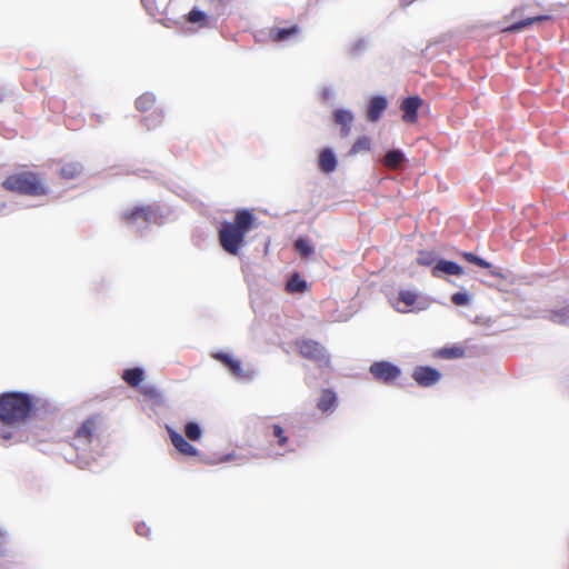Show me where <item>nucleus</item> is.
Here are the masks:
<instances>
[{
  "label": "nucleus",
  "instance_id": "58836bf2",
  "mask_svg": "<svg viewBox=\"0 0 569 569\" xmlns=\"http://www.w3.org/2000/svg\"><path fill=\"white\" fill-rule=\"evenodd\" d=\"M212 357L214 359L221 361L226 367H228L233 360L231 358V356H229L228 353H223V352L213 353Z\"/></svg>",
  "mask_w": 569,
  "mask_h": 569
},
{
  "label": "nucleus",
  "instance_id": "37998d69",
  "mask_svg": "<svg viewBox=\"0 0 569 569\" xmlns=\"http://www.w3.org/2000/svg\"><path fill=\"white\" fill-rule=\"evenodd\" d=\"M562 317H563L562 313L556 312V313H553L551 319H552L553 322H561L562 321Z\"/></svg>",
  "mask_w": 569,
  "mask_h": 569
},
{
  "label": "nucleus",
  "instance_id": "dca6fc26",
  "mask_svg": "<svg viewBox=\"0 0 569 569\" xmlns=\"http://www.w3.org/2000/svg\"><path fill=\"white\" fill-rule=\"evenodd\" d=\"M338 164L337 157L331 148H325L319 153L318 166L323 173H331Z\"/></svg>",
  "mask_w": 569,
  "mask_h": 569
},
{
  "label": "nucleus",
  "instance_id": "473e14b6",
  "mask_svg": "<svg viewBox=\"0 0 569 569\" xmlns=\"http://www.w3.org/2000/svg\"><path fill=\"white\" fill-rule=\"evenodd\" d=\"M463 257L466 258L467 261L478 266V267H481V268H485V269H488L491 267L490 262H488L487 260L476 256L475 253L472 252H465L463 253Z\"/></svg>",
  "mask_w": 569,
  "mask_h": 569
},
{
  "label": "nucleus",
  "instance_id": "5701e85b",
  "mask_svg": "<svg viewBox=\"0 0 569 569\" xmlns=\"http://www.w3.org/2000/svg\"><path fill=\"white\" fill-rule=\"evenodd\" d=\"M82 171V166L79 162L64 163L60 169V176L64 179H74Z\"/></svg>",
  "mask_w": 569,
  "mask_h": 569
},
{
  "label": "nucleus",
  "instance_id": "ddd939ff",
  "mask_svg": "<svg viewBox=\"0 0 569 569\" xmlns=\"http://www.w3.org/2000/svg\"><path fill=\"white\" fill-rule=\"evenodd\" d=\"M422 100L419 97H408L401 103L402 119L408 123H412L417 119L418 109Z\"/></svg>",
  "mask_w": 569,
  "mask_h": 569
},
{
  "label": "nucleus",
  "instance_id": "f257e3e1",
  "mask_svg": "<svg viewBox=\"0 0 569 569\" xmlns=\"http://www.w3.org/2000/svg\"><path fill=\"white\" fill-rule=\"evenodd\" d=\"M256 221L257 218L251 211L242 209L236 213L232 222H222L219 229V242L222 249L231 256H238L246 244V234L257 227Z\"/></svg>",
  "mask_w": 569,
  "mask_h": 569
},
{
  "label": "nucleus",
  "instance_id": "7c9ffc66",
  "mask_svg": "<svg viewBox=\"0 0 569 569\" xmlns=\"http://www.w3.org/2000/svg\"><path fill=\"white\" fill-rule=\"evenodd\" d=\"M371 141L368 137L363 136L357 139L350 149V154H357L361 151L370 150Z\"/></svg>",
  "mask_w": 569,
  "mask_h": 569
},
{
  "label": "nucleus",
  "instance_id": "4468645a",
  "mask_svg": "<svg viewBox=\"0 0 569 569\" xmlns=\"http://www.w3.org/2000/svg\"><path fill=\"white\" fill-rule=\"evenodd\" d=\"M168 431H169L170 440H171L173 447L180 453L186 455V456H196L198 453V450L196 449V447H193L190 442H188L181 433H179L172 429H168Z\"/></svg>",
  "mask_w": 569,
  "mask_h": 569
},
{
  "label": "nucleus",
  "instance_id": "393cba45",
  "mask_svg": "<svg viewBox=\"0 0 569 569\" xmlns=\"http://www.w3.org/2000/svg\"><path fill=\"white\" fill-rule=\"evenodd\" d=\"M548 19H549V16H536V17L527 18V19H523V20L512 23L509 27V30L512 32L521 31L522 29H525L526 27H528L530 24L541 22V21H545Z\"/></svg>",
  "mask_w": 569,
  "mask_h": 569
},
{
  "label": "nucleus",
  "instance_id": "c756f323",
  "mask_svg": "<svg viewBox=\"0 0 569 569\" xmlns=\"http://www.w3.org/2000/svg\"><path fill=\"white\" fill-rule=\"evenodd\" d=\"M163 116L161 111H153L143 118L147 129H154L162 122Z\"/></svg>",
  "mask_w": 569,
  "mask_h": 569
},
{
  "label": "nucleus",
  "instance_id": "1a4fd4ad",
  "mask_svg": "<svg viewBox=\"0 0 569 569\" xmlns=\"http://www.w3.org/2000/svg\"><path fill=\"white\" fill-rule=\"evenodd\" d=\"M412 378L421 387H431L441 379V373L435 368L421 366L413 370Z\"/></svg>",
  "mask_w": 569,
  "mask_h": 569
},
{
  "label": "nucleus",
  "instance_id": "cd10ccee",
  "mask_svg": "<svg viewBox=\"0 0 569 569\" xmlns=\"http://www.w3.org/2000/svg\"><path fill=\"white\" fill-rule=\"evenodd\" d=\"M295 248L301 257H309L315 252L313 246L306 238H298L295 242Z\"/></svg>",
  "mask_w": 569,
  "mask_h": 569
},
{
  "label": "nucleus",
  "instance_id": "20e7f679",
  "mask_svg": "<svg viewBox=\"0 0 569 569\" xmlns=\"http://www.w3.org/2000/svg\"><path fill=\"white\" fill-rule=\"evenodd\" d=\"M3 187L7 190L22 194L39 196L46 193V188L40 178L29 172L8 177L3 182Z\"/></svg>",
  "mask_w": 569,
  "mask_h": 569
},
{
  "label": "nucleus",
  "instance_id": "a878e982",
  "mask_svg": "<svg viewBox=\"0 0 569 569\" xmlns=\"http://www.w3.org/2000/svg\"><path fill=\"white\" fill-rule=\"evenodd\" d=\"M227 368L236 378L239 379H252L254 376L253 371H244L240 361L234 359Z\"/></svg>",
  "mask_w": 569,
  "mask_h": 569
},
{
  "label": "nucleus",
  "instance_id": "423d86ee",
  "mask_svg": "<svg viewBox=\"0 0 569 569\" xmlns=\"http://www.w3.org/2000/svg\"><path fill=\"white\" fill-rule=\"evenodd\" d=\"M97 428L98 421L96 417H90L83 421L72 439V447H74L76 450L86 451L93 440Z\"/></svg>",
  "mask_w": 569,
  "mask_h": 569
},
{
  "label": "nucleus",
  "instance_id": "bb28decb",
  "mask_svg": "<svg viewBox=\"0 0 569 569\" xmlns=\"http://www.w3.org/2000/svg\"><path fill=\"white\" fill-rule=\"evenodd\" d=\"M156 102V97L151 92H146L141 94L136 100V107L140 111H147L149 110Z\"/></svg>",
  "mask_w": 569,
  "mask_h": 569
},
{
  "label": "nucleus",
  "instance_id": "7ed1b4c3",
  "mask_svg": "<svg viewBox=\"0 0 569 569\" xmlns=\"http://www.w3.org/2000/svg\"><path fill=\"white\" fill-rule=\"evenodd\" d=\"M161 219L162 214L154 206L136 207L122 213L124 223L137 232H142L149 224L160 223Z\"/></svg>",
  "mask_w": 569,
  "mask_h": 569
},
{
  "label": "nucleus",
  "instance_id": "0eeeda50",
  "mask_svg": "<svg viewBox=\"0 0 569 569\" xmlns=\"http://www.w3.org/2000/svg\"><path fill=\"white\" fill-rule=\"evenodd\" d=\"M372 377L383 383H391L401 376V369L389 361H375L369 368Z\"/></svg>",
  "mask_w": 569,
  "mask_h": 569
},
{
  "label": "nucleus",
  "instance_id": "f3484780",
  "mask_svg": "<svg viewBox=\"0 0 569 569\" xmlns=\"http://www.w3.org/2000/svg\"><path fill=\"white\" fill-rule=\"evenodd\" d=\"M186 20L191 24H197L198 28H211L212 19L202 10L194 7L186 16Z\"/></svg>",
  "mask_w": 569,
  "mask_h": 569
},
{
  "label": "nucleus",
  "instance_id": "9b49d317",
  "mask_svg": "<svg viewBox=\"0 0 569 569\" xmlns=\"http://www.w3.org/2000/svg\"><path fill=\"white\" fill-rule=\"evenodd\" d=\"M398 299L400 302H403L406 307H415L418 311L426 310L429 307L428 299H419L417 292L412 290H400Z\"/></svg>",
  "mask_w": 569,
  "mask_h": 569
},
{
  "label": "nucleus",
  "instance_id": "e433bc0d",
  "mask_svg": "<svg viewBox=\"0 0 569 569\" xmlns=\"http://www.w3.org/2000/svg\"><path fill=\"white\" fill-rule=\"evenodd\" d=\"M13 439V432L8 429L0 431V443L7 446Z\"/></svg>",
  "mask_w": 569,
  "mask_h": 569
},
{
  "label": "nucleus",
  "instance_id": "ea45409f",
  "mask_svg": "<svg viewBox=\"0 0 569 569\" xmlns=\"http://www.w3.org/2000/svg\"><path fill=\"white\" fill-rule=\"evenodd\" d=\"M366 48H367V41L363 39H359L352 46V52L359 53V52L363 51Z\"/></svg>",
  "mask_w": 569,
  "mask_h": 569
},
{
  "label": "nucleus",
  "instance_id": "6ab92c4d",
  "mask_svg": "<svg viewBox=\"0 0 569 569\" xmlns=\"http://www.w3.org/2000/svg\"><path fill=\"white\" fill-rule=\"evenodd\" d=\"M300 32L298 26H292L289 28H272L270 30V39L274 42H283L289 40L291 37L297 36Z\"/></svg>",
  "mask_w": 569,
  "mask_h": 569
},
{
  "label": "nucleus",
  "instance_id": "f03ea898",
  "mask_svg": "<svg viewBox=\"0 0 569 569\" xmlns=\"http://www.w3.org/2000/svg\"><path fill=\"white\" fill-rule=\"evenodd\" d=\"M39 399L33 395L20 391L3 392L0 395V420L9 426L27 420Z\"/></svg>",
  "mask_w": 569,
  "mask_h": 569
},
{
  "label": "nucleus",
  "instance_id": "aec40b11",
  "mask_svg": "<svg viewBox=\"0 0 569 569\" xmlns=\"http://www.w3.org/2000/svg\"><path fill=\"white\" fill-rule=\"evenodd\" d=\"M337 406V396L336 393L332 391V390H323L319 400H318V403H317V407L319 410H321L322 412H328V411H332Z\"/></svg>",
  "mask_w": 569,
  "mask_h": 569
},
{
  "label": "nucleus",
  "instance_id": "c85d7f7f",
  "mask_svg": "<svg viewBox=\"0 0 569 569\" xmlns=\"http://www.w3.org/2000/svg\"><path fill=\"white\" fill-rule=\"evenodd\" d=\"M186 437L191 441H197L201 438L202 431L197 422H188L184 427Z\"/></svg>",
  "mask_w": 569,
  "mask_h": 569
},
{
  "label": "nucleus",
  "instance_id": "72a5a7b5",
  "mask_svg": "<svg viewBox=\"0 0 569 569\" xmlns=\"http://www.w3.org/2000/svg\"><path fill=\"white\" fill-rule=\"evenodd\" d=\"M9 540L8 530L0 525V558H3L8 555L7 542Z\"/></svg>",
  "mask_w": 569,
  "mask_h": 569
},
{
  "label": "nucleus",
  "instance_id": "49530a36",
  "mask_svg": "<svg viewBox=\"0 0 569 569\" xmlns=\"http://www.w3.org/2000/svg\"><path fill=\"white\" fill-rule=\"evenodd\" d=\"M409 2H411V0H409Z\"/></svg>",
  "mask_w": 569,
  "mask_h": 569
},
{
  "label": "nucleus",
  "instance_id": "a211bd4d",
  "mask_svg": "<svg viewBox=\"0 0 569 569\" xmlns=\"http://www.w3.org/2000/svg\"><path fill=\"white\" fill-rule=\"evenodd\" d=\"M407 160L405 153L400 149H391L386 152L382 163L389 169H399Z\"/></svg>",
  "mask_w": 569,
  "mask_h": 569
},
{
  "label": "nucleus",
  "instance_id": "c03bdc74",
  "mask_svg": "<svg viewBox=\"0 0 569 569\" xmlns=\"http://www.w3.org/2000/svg\"><path fill=\"white\" fill-rule=\"evenodd\" d=\"M79 467H80L81 469L89 467V461H87V460H82V459H81V460H79Z\"/></svg>",
  "mask_w": 569,
  "mask_h": 569
},
{
  "label": "nucleus",
  "instance_id": "39448f33",
  "mask_svg": "<svg viewBox=\"0 0 569 569\" xmlns=\"http://www.w3.org/2000/svg\"><path fill=\"white\" fill-rule=\"evenodd\" d=\"M270 453L272 458H280L287 453L295 452V442L290 440L287 431L278 423L270 426Z\"/></svg>",
  "mask_w": 569,
  "mask_h": 569
},
{
  "label": "nucleus",
  "instance_id": "412c9836",
  "mask_svg": "<svg viewBox=\"0 0 569 569\" xmlns=\"http://www.w3.org/2000/svg\"><path fill=\"white\" fill-rule=\"evenodd\" d=\"M286 289L290 293H302L308 289V283L296 272L288 280Z\"/></svg>",
  "mask_w": 569,
  "mask_h": 569
},
{
  "label": "nucleus",
  "instance_id": "4be33fe9",
  "mask_svg": "<svg viewBox=\"0 0 569 569\" xmlns=\"http://www.w3.org/2000/svg\"><path fill=\"white\" fill-rule=\"evenodd\" d=\"M144 372L141 368L134 367L126 369L122 373V379L131 387H137L143 380Z\"/></svg>",
  "mask_w": 569,
  "mask_h": 569
},
{
  "label": "nucleus",
  "instance_id": "c9c22d12",
  "mask_svg": "<svg viewBox=\"0 0 569 569\" xmlns=\"http://www.w3.org/2000/svg\"><path fill=\"white\" fill-rule=\"evenodd\" d=\"M417 261L421 266H431L435 261V254L429 251H420Z\"/></svg>",
  "mask_w": 569,
  "mask_h": 569
},
{
  "label": "nucleus",
  "instance_id": "a19ab883",
  "mask_svg": "<svg viewBox=\"0 0 569 569\" xmlns=\"http://www.w3.org/2000/svg\"><path fill=\"white\" fill-rule=\"evenodd\" d=\"M136 531L141 537H148L150 533V528L146 523H138Z\"/></svg>",
  "mask_w": 569,
  "mask_h": 569
},
{
  "label": "nucleus",
  "instance_id": "a18cd8bd",
  "mask_svg": "<svg viewBox=\"0 0 569 569\" xmlns=\"http://www.w3.org/2000/svg\"><path fill=\"white\" fill-rule=\"evenodd\" d=\"M231 457H232L231 455H227V456L224 457V460H230V459H231Z\"/></svg>",
  "mask_w": 569,
  "mask_h": 569
},
{
  "label": "nucleus",
  "instance_id": "2f4dec72",
  "mask_svg": "<svg viewBox=\"0 0 569 569\" xmlns=\"http://www.w3.org/2000/svg\"><path fill=\"white\" fill-rule=\"evenodd\" d=\"M463 349L460 347L443 348L439 351V356L446 359H456L463 356Z\"/></svg>",
  "mask_w": 569,
  "mask_h": 569
},
{
  "label": "nucleus",
  "instance_id": "b1692460",
  "mask_svg": "<svg viewBox=\"0 0 569 569\" xmlns=\"http://www.w3.org/2000/svg\"><path fill=\"white\" fill-rule=\"evenodd\" d=\"M141 2L150 16L162 13L167 9V0H141Z\"/></svg>",
  "mask_w": 569,
  "mask_h": 569
},
{
  "label": "nucleus",
  "instance_id": "2eb2a0df",
  "mask_svg": "<svg viewBox=\"0 0 569 569\" xmlns=\"http://www.w3.org/2000/svg\"><path fill=\"white\" fill-rule=\"evenodd\" d=\"M333 120L338 126H340V131L343 137H347L351 132L355 116L350 110L337 109L333 112Z\"/></svg>",
  "mask_w": 569,
  "mask_h": 569
},
{
  "label": "nucleus",
  "instance_id": "6e6552de",
  "mask_svg": "<svg viewBox=\"0 0 569 569\" xmlns=\"http://www.w3.org/2000/svg\"><path fill=\"white\" fill-rule=\"evenodd\" d=\"M299 350L305 358L316 360L326 366L329 365V356L326 349L317 341L303 340L299 345Z\"/></svg>",
  "mask_w": 569,
  "mask_h": 569
},
{
  "label": "nucleus",
  "instance_id": "9d476101",
  "mask_svg": "<svg viewBox=\"0 0 569 569\" xmlns=\"http://www.w3.org/2000/svg\"><path fill=\"white\" fill-rule=\"evenodd\" d=\"M388 108V100L383 96H375L369 100L367 109V119L370 122H377Z\"/></svg>",
  "mask_w": 569,
  "mask_h": 569
},
{
  "label": "nucleus",
  "instance_id": "4c0bfd02",
  "mask_svg": "<svg viewBox=\"0 0 569 569\" xmlns=\"http://www.w3.org/2000/svg\"><path fill=\"white\" fill-rule=\"evenodd\" d=\"M322 99L327 102L336 99V91L332 87H325L322 89Z\"/></svg>",
  "mask_w": 569,
  "mask_h": 569
},
{
  "label": "nucleus",
  "instance_id": "79ce46f5",
  "mask_svg": "<svg viewBox=\"0 0 569 569\" xmlns=\"http://www.w3.org/2000/svg\"><path fill=\"white\" fill-rule=\"evenodd\" d=\"M143 393L152 398L157 396V389L154 387H146L143 388Z\"/></svg>",
  "mask_w": 569,
  "mask_h": 569
},
{
  "label": "nucleus",
  "instance_id": "f704fd0d",
  "mask_svg": "<svg viewBox=\"0 0 569 569\" xmlns=\"http://www.w3.org/2000/svg\"><path fill=\"white\" fill-rule=\"evenodd\" d=\"M470 296L467 292H456L451 296V301L456 306H467L470 303Z\"/></svg>",
  "mask_w": 569,
  "mask_h": 569
},
{
  "label": "nucleus",
  "instance_id": "f8f14e48",
  "mask_svg": "<svg viewBox=\"0 0 569 569\" xmlns=\"http://www.w3.org/2000/svg\"><path fill=\"white\" fill-rule=\"evenodd\" d=\"M462 273L463 269L460 264L446 259H439L432 269V274L435 277H440L441 274L460 276Z\"/></svg>",
  "mask_w": 569,
  "mask_h": 569
}]
</instances>
